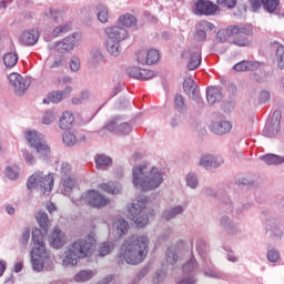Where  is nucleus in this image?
<instances>
[{
    "label": "nucleus",
    "instance_id": "de8ad7c7",
    "mask_svg": "<svg viewBox=\"0 0 284 284\" xmlns=\"http://www.w3.org/2000/svg\"><path fill=\"white\" fill-rule=\"evenodd\" d=\"M120 24L124 26V28H132L136 26V18L130 13H125L119 19Z\"/></svg>",
    "mask_w": 284,
    "mask_h": 284
},
{
    "label": "nucleus",
    "instance_id": "338daca9",
    "mask_svg": "<svg viewBox=\"0 0 284 284\" xmlns=\"http://www.w3.org/2000/svg\"><path fill=\"white\" fill-rule=\"evenodd\" d=\"M6 176H8V179H10L11 181L19 179V169L8 166L6 169Z\"/></svg>",
    "mask_w": 284,
    "mask_h": 284
},
{
    "label": "nucleus",
    "instance_id": "ddd939ff",
    "mask_svg": "<svg viewBox=\"0 0 284 284\" xmlns=\"http://www.w3.org/2000/svg\"><path fill=\"white\" fill-rule=\"evenodd\" d=\"M110 227L114 236L121 239V236H125L130 232V222L125 217L116 215L112 219Z\"/></svg>",
    "mask_w": 284,
    "mask_h": 284
},
{
    "label": "nucleus",
    "instance_id": "79ce46f5",
    "mask_svg": "<svg viewBox=\"0 0 284 284\" xmlns=\"http://www.w3.org/2000/svg\"><path fill=\"white\" fill-rule=\"evenodd\" d=\"M36 219H37L40 230H44L48 232V227L50 225V219H48V213L40 211L37 213Z\"/></svg>",
    "mask_w": 284,
    "mask_h": 284
},
{
    "label": "nucleus",
    "instance_id": "a18cd8bd",
    "mask_svg": "<svg viewBox=\"0 0 284 284\" xmlns=\"http://www.w3.org/2000/svg\"><path fill=\"white\" fill-rule=\"evenodd\" d=\"M62 141L65 148H74L77 145V134L71 131H67L62 134Z\"/></svg>",
    "mask_w": 284,
    "mask_h": 284
},
{
    "label": "nucleus",
    "instance_id": "393cba45",
    "mask_svg": "<svg viewBox=\"0 0 284 284\" xmlns=\"http://www.w3.org/2000/svg\"><path fill=\"white\" fill-rule=\"evenodd\" d=\"M182 214H185V205H173V206H169L166 207L162 214H161V219L163 221H174V219H176V216H182Z\"/></svg>",
    "mask_w": 284,
    "mask_h": 284
},
{
    "label": "nucleus",
    "instance_id": "e433bc0d",
    "mask_svg": "<svg viewBox=\"0 0 284 284\" xmlns=\"http://www.w3.org/2000/svg\"><path fill=\"white\" fill-rule=\"evenodd\" d=\"M220 210L222 214H232L234 212V204L232 203V199H230V195H223L221 197Z\"/></svg>",
    "mask_w": 284,
    "mask_h": 284
},
{
    "label": "nucleus",
    "instance_id": "dca6fc26",
    "mask_svg": "<svg viewBox=\"0 0 284 284\" xmlns=\"http://www.w3.org/2000/svg\"><path fill=\"white\" fill-rule=\"evenodd\" d=\"M220 8L210 0H197L195 3V14L201 17H214Z\"/></svg>",
    "mask_w": 284,
    "mask_h": 284
},
{
    "label": "nucleus",
    "instance_id": "f257e3e1",
    "mask_svg": "<svg viewBox=\"0 0 284 284\" xmlns=\"http://www.w3.org/2000/svg\"><path fill=\"white\" fill-rule=\"evenodd\" d=\"M163 171L148 162L134 165L132 170V183L136 190L152 192L163 185Z\"/></svg>",
    "mask_w": 284,
    "mask_h": 284
},
{
    "label": "nucleus",
    "instance_id": "680f3d73",
    "mask_svg": "<svg viewBox=\"0 0 284 284\" xmlns=\"http://www.w3.org/2000/svg\"><path fill=\"white\" fill-rule=\"evenodd\" d=\"M141 70L142 69L139 68V67H130V68L126 69V74L131 79H138V81H139V79L141 77Z\"/></svg>",
    "mask_w": 284,
    "mask_h": 284
},
{
    "label": "nucleus",
    "instance_id": "20e7f679",
    "mask_svg": "<svg viewBox=\"0 0 284 284\" xmlns=\"http://www.w3.org/2000/svg\"><path fill=\"white\" fill-rule=\"evenodd\" d=\"M94 243H97V234L94 232H91L84 239L71 242L62 254V265L64 267H75L81 258H90Z\"/></svg>",
    "mask_w": 284,
    "mask_h": 284
},
{
    "label": "nucleus",
    "instance_id": "4d7b16f0",
    "mask_svg": "<svg viewBox=\"0 0 284 284\" xmlns=\"http://www.w3.org/2000/svg\"><path fill=\"white\" fill-rule=\"evenodd\" d=\"M91 61L92 63H94L95 65L101 63V61H103V52H101V49L99 48H93L91 50Z\"/></svg>",
    "mask_w": 284,
    "mask_h": 284
},
{
    "label": "nucleus",
    "instance_id": "58836bf2",
    "mask_svg": "<svg viewBox=\"0 0 284 284\" xmlns=\"http://www.w3.org/2000/svg\"><path fill=\"white\" fill-rule=\"evenodd\" d=\"M196 270H199V262H196L194 255H191L189 261L182 266L183 274H192L193 272H196Z\"/></svg>",
    "mask_w": 284,
    "mask_h": 284
},
{
    "label": "nucleus",
    "instance_id": "8fccbe9b",
    "mask_svg": "<svg viewBox=\"0 0 284 284\" xmlns=\"http://www.w3.org/2000/svg\"><path fill=\"white\" fill-rule=\"evenodd\" d=\"M174 103H175V110H178L180 114L187 113V105H185V99H183V95L176 94L174 99Z\"/></svg>",
    "mask_w": 284,
    "mask_h": 284
},
{
    "label": "nucleus",
    "instance_id": "7c9ffc66",
    "mask_svg": "<svg viewBox=\"0 0 284 284\" xmlns=\"http://www.w3.org/2000/svg\"><path fill=\"white\" fill-rule=\"evenodd\" d=\"M220 225L231 234H236L237 232H240L239 224L232 221V217L229 215H222L220 217Z\"/></svg>",
    "mask_w": 284,
    "mask_h": 284
},
{
    "label": "nucleus",
    "instance_id": "9d476101",
    "mask_svg": "<svg viewBox=\"0 0 284 284\" xmlns=\"http://www.w3.org/2000/svg\"><path fill=\"white\" fill-rule=\"evenodd\" d=\"M230 34H233V43L234 45H239L240 48H245V45H248L250 40H247V37L252 34L251 27H231L230 28Z\"/></svg>",
    "mask_w": 284,
    "mask_h": 284
},
{
    "label": "nucleus",
    "instance_id": "cd10ccee",
    "mask_svg": "<svg viewBox=\"0 0 284 284\" xmlns=\"http://www.w3.org/2000/svg\"><path fill=\"white\" fill-rule=\"evenodd\" d=\"M211 132L213 134H227L229 132H232V123L227 120H222L220 122H213L210 125Z\"/></svg>",
    "mask_w": 284,
    "mask_h": 284
},
{
    "label": "nucleus",
    "instance_id": "bf43d9fd",
    "mask_svg": "<svg viewBox=\"0 0 284 284\" xmlns=\"http://www.w3.org/2000/svg\"><path fill=\"white\" fill-rule=\"evenodd\" d=\"M146 59L149 60V65H154L159 62L160 54L156 49H151L146 52Z\"/></svg>",
    "mask_w": 284,
    "mask_h": 284
},
{
    "label": "nucleus",
    "instance_id": "6e6552de",
    "mask_svg": "<svg viewBox=\"0 0 284 284\" xmlns=\"http://www.w3.org/2000/svg\"><path fill=\"white\" fill-rule=\"evenodd\" d=\"M129 215L136 227H145V225L150 223V211L148 210L145 202L141 200L130 205Z\"/></svg>",
    "mask_w": 284,
    "mask_h": 284
},
{
    "label": "nucleus",
    "instance_id": "603ef678",
    "mask_svg": "<svg viewBox=\"0 0 284 284\" xmlns=\"http://www.w3.org/2000/svg\"><path fill=\"white\" fill-rule=\"evenodd\" d=\"M57 121V111L54 110H48L44 112L42 116V123L43 125H52Z\"/></svg>",
    "mask_w": 284,
    "mask_h": 284
},
{
    "label": "nucleus",
    "instance_id": "49530a36",
    "mask_svg": "<svg viewBox=\"0 0 284 284\" xmlns=\"http://www.w3.org/2000/svg\"><path fill=\"white\" fill-rule=\"evenodd\" d=\"M185 184L190 190H196V187H199V175L194 172H189L185 175Z\"/></svg>",
    "mask_w": 284,
    "mask_h": 284
},
{
    "label": "nucleus",
    "instance_id": "37998d69",
    "mask_svg": "<svg viewBox=\"0 0 284 284\" xmlns=\"http://www.w3.org/2000/svg\"><path fill=\"white\" fill-rule=\"evenodd\" d=\"M98 10V20L100 23H108L110 20V10H108V7L104 4H98L97 7Z\"/></svg>",
    "mask_w": 284,
    "mask_h": 284
},
{
    "label": "nucleus",
    "instance_id": "f03ea898",
    "mask_svg": "<svg viewBox=\"0 0 284 284\" xmlns=\"http://www.w3.org/2000/svg\"><path fill=\"white\" fill-rule=\"evenodd\" d=\"M47 234L48 231L42 229H33L32 231L33 247L30 256L33 272H41V270L52 272V270H54V256H52L50 251L45 247Z\"/></svg>",
    "mask_w": 284,
    "mask_h": 284
},
{
    "label": "nucleus",
    "instance_id": "f704fd0d",
    "mask_svg": "<svg viewBox=\"0 0 284 284\" xmlns=\"http://www.w3.org/2000/svg\"><path fill=\"white\" fill-rule=\"evenodd\" d=\"M61 185L63 187L62 193L64 194V196H70L73 187H77V180H74V178L72 176L62 178Z\"/></svg>",
    "mask_w": 284,
    "mask_h": 284
},
{
    "label": "nucleus",
    "instance_id": "13d9d810",
    "mask_svg": "<svg viewBox=\"0 0 284 284\" xmlns=\"http://www.w3.org/2000/svg\"><path fill=\"white\" fill-rule=\"evenodd\" d=\"M276 61L280 70H284V47L281 44H277Z\"/></svg>",
    "mask_w": 284,
    "mask_h": 284
},
{
    "label": "nucleus",
    "instance_id": "5fc2aeb1",
    "mask_svg": "<svg viewBox=\"0 0 284 284\" xmlns=\"http://www.w3.org/2000/svg\"><path fill=\"white\" fill-rule=\"evenodd\" d=\"M112 250H114V243L104 242V243H101L99 246V254L101 256H108V254H110Z\"/></svg>",
    "mask_w": 284,
    "mask_h": 284
},
{
    "label": "nucleus",
    "instance_id": "412c9836",
    "mask_svg": "<svg viewBox=\"0 0 284 284\" xmlns=\"http://www.w3.org/2000/svg\"><path fill=\"white\" fill-rule=\"evenodd\" d=\"M225 163V160L221 155L206 154L200 159V165L210 170L211 168H221Z\"/></svg>",
    "mask_w": 284,
    "mask_h": 284
},
{
    "label": "nucleus",
    "instance_id": "c03bdc74",
    "mask_svg": "<svg viewBox=\"0 0 284 284\" xmlns=\"http://www.w3.org/2000/svg\"><path fill=\"white\" fill-rule=\"evenodd\" d=\"M63 99H65L63 93H61V90H58L49 93L47 98L43 99V103H61Z\"/></svg>",
    "mask_w": 284,
    "mask_h": 284
},
{
    "label": "nucleus",
    "instance_id": "6e6d98bb",
    "mask_svg": "<svg viewBox=\"0 0 284 284\" xmlns=\"http://www.w3.org/2000/svg\"><path fill=\"white\" fill-rule=\"evenodd\" d=\"M172 234H174V227L168 226L160 233L158 241L160 243H165L169 239H171Z\"/></svg>",
    "mask_w": 284,
    "mask_h": 284
},
{
    "label": "nucleus",
    "instance_id": "2f4dec72",
    "mask_svg": "<svg viewBox=\"0 0 284 284\" xmlns=\"http://www.w3.org/2000/svg\"><path fill=\"white\" fill-rule=\"evenodd\" d=\"M99 187L102 190V192H106V194L111 195L121 194V192H123V186L119 182L111 181L108 183H102L99 185Z\"/></svg>",
    "mask_w": 284,
    "mask_h": 284
},
{
    "label": "nucleus",
    "instance_id": "f3484780",
    "mask_svg": "<svg viewBox=\"0 0 284 284\" xmlns=\"http://www.w3.org/2000/svg\"><path fill=\"white\" fill-rule=\"evenodd\" d=\"M212 30H214V24L212 22L201 20L195 26V32H194L193 41H195L196 43H203L207 39V33L206 32H212Z\"/></svg>",
    "mask_w": 284,
    "mask_h": 284
},
{
    "label": "nucleus",
    "instance_id": "9b49d317",
    "mask_svg": "<svg viewBox=\"0 0 284 284\" xmlns=\"http://www.w3.org/2000/svg\"><path fill=\"white\" fill-rule=\"evenodd\" d=\"M79 41H81V34L74 32L71 36L65 37L62 41L57 42L54 48L60 54H65V52H72V50L79 45Z\"/></svg>",
    "mask_w": 284,
    "mask_h": 284
},
{
    "label": "nucleus",
    "instance_id": "69168bd1",
    "mask_svg": "<svg viewBox=\"0 0 284 284\" xmlns=\"http://www.w3.org/2000/svg\"><path fill=\"white\" fill-rule=\"evenodd\" d=\"M136 61L141 65H150V62L148 60V52H145V50L139 51L136 54Z\"/></svg>",
    "mask_w": 284,
    "mask_h": 284
},
{
    "label": "nucleus",
    "instance_id": "423d86ee",
    "mask_svg": "<svg viewBox=\"0 0 284 284\" xmlns=\"http://www.w3.org/2000/svg\"><path fill=\"white\" fill-rule=\"evenodd\" d=\"M71 201L75 205H90V207H95L97 210H103L105 205L111 203L110 197H106L97 190L87 191L79 199L73 197Z\"/></svg>",
    "mask_w": 284,
    "mask_h": 284
},
{
    "label": "nucleus",
    "instance_id": "2eb2a0df",
    "mask_svg": "<svg viewBox=\"0 0 284 284\" xmlns=\"http://www.w3.org/2000/svg\"><path fill=\"white\" fill-rule=\"evenodd\" d=\"M183 247H185V242L183 240H179L173 245H171L165 252V261L168 265H176L179 263V254L183 252Z\"/></svg>",
    "mask_w": 284,
    "mask_h": 284
},
{
    "label": "nucleus",
    "instance_id": "052dcab7",
    "mask_svg": "<svg viewBox=\"0 0 284 284\" xmlns=\"http://www.w3.org/2000/svg\"><path fill=\"white\" fill-rule=\"evenodd\" d=\"M69 68L71 72H79V70H81V59L77 55H72L69 61Z\"/></svg>",
    "mask_w": 284,
    "mask_h": 284
},
{
    "label": "nucleus",
    "instance_id": "a211bd4d",
    "mask_svg": "<svg viewBox=\"0 0 284 284\" xmlns=\"http://www.w3.org/2000/svg\"><path fill=\"white\" fill-rule=\"evenodd\" d=\"M248 3L251 4V8L253 12H257L261 10V6H263L265 12H268L272 14L273 12H276V8H278V4L281 3L280 0H248Z\"/></svg>",
    "mask_w": 284,
    "mask_h": 284
},
{
    "label": "nucleus",
    "instance_id": "72a5a7b5",
    "mask_svg": "<svg viewBox=\"0 0 284 284\" xmlns=\"http://www.w3.org/2000/svg\"><path fill=\"white\" fill-rule=\"evenodd\" d=\"M94 161L95 168H98V170H105L112 165V158H110V155L97 154Z\"/></svg>",
    "mask_w": 284,
    "mask_h": 284
},
{
    "label": "nucleus",
    "instance_id": "aec40b11",
    "mask_svg": "<svg viewBox=\"0 0 284 284\" xmlns=\"http://www.w3.org/2000/svg\"><path fill=\"white\" fill-rule=\"evenodd\" d=\"M106 39L111 41H116L121 43V41H125L128 39V30L125 28L114 26L105 29Z\"/></svg>",
    "mask_w": 284,
    "mask_h": 284
},
{
    "label": "nucleus",
    "instance_id": "4468645a",
    "mask_svg": "<svg viewBox=\"0 0 284 284\" xmlns=\"http://www.w3.org/2000/svg\"><path fill=\"white\" fill-rule=\"evenodd\" d=\"M278 132H281V113L274 112L273 116L270 120H267L263 129V134L268 139H273V136H276Z\"/></svg>",
    "mask_w": 284,
    "mask_h": 284
},
{
    "label": "nucleus",
    "instance_id": "864d4df0",
    "mask_svg": "<svg viewBox=\"0 0 284 284\" xmlns=\"http://www.w3.org/2000/svg\"><path fill=\"white\" fill-rule=\"evenodd\" d=\"M268 263H278L281 261V252L274 247L268 248L266 253Z\"/></svg>",
    "mask_w": 284,
    "mask_h": 284
},
{
    "label": "nucleus",
    "instance_id": "7ed1b4c3",
    "mask_svg": "<svg viewBox=\"0 0 284 284\" xmlns=\"http://www.w3.org/2000/svg\"><path fill=\"white\" fill-rule=\"evenodd\" d=\"M150 240L146 235H133L125 240L120 247L118 258L128 265H139L145 261L149 252Z\"/></svg>",
    "mask_w": 284,
    "mask_h": 284
},
{
    "label": "nucleus",
    "instance_id": "c756f323",
    "mask_svg": "<svg viewBox=\"0 0 284 284\" xmlns=\"http://www.w3.org/2000/svg\"><path fill=\"white\" fill-rule=\"evenodd\" d=\"M39 41V31L38 30H29L24 31L20 36V43L23 45H34Z\"/></svg>",
    "mask_w": 284,
    "mask_h": 284
},
{
    "label": "nucleus",
    "instance_id": "0e129e2a",
    "mask_svg": "<svg viewBox=\"0 0 284 284\" xmlns=\"http://www.w3.org/2000/svg\"><path fill=\"white\" fill-rule=\"evenodd\" d=\"M267 79H270V72L267 71H260V75L258 73L253 74V81H256L257 83H265Z\"/></svg>",
    "mask_w": 284,
    "mask_h": 284
},
{
    "label": "nucleus",
    "instance_id": "774afa93",
    "mask_svg": "<svg viewBox=\"0 0 284 284\" xmlns=\"http://www.w3.org/2000/svg\"><path fill=\"white\" fill-rule=\"evenodd\" d=\"M29 242H30V229H24L20 237V243L22 247H28Z\"/></svg>",
    "mask_w": 284,
    "mask_h": 284
},
{
    "label": "nucleus",
    "instance_id": "0eeeda50",
    "mask_svg": "<svg viewBox=\"0 0 284 284\" xmlns=\"http://www.w3.org/2000/svg\"><path fill=\"white\" fill-rule=\"evenodd\" d=\"M27 186L29 190H38L41 194L52 192L54 175L52 173L43 174V172H37L29 178Z\"/></svg>",
    "mask_w": 284,
    "mask_h": 284
},
{
    "label": "nucleus",
    "instance_id": "09e8293b",
    "mask_svg": "<svg viewBox=\"0 0 284 284\" xmlns=\"http://www.w3.org/2000/svg\"><path fill=\"white\" fill-rule=\"evenodd\" d=\"M94 276V273L91 270H83L77 273L74 276V281L77 283H85V281H90Z\"/></svg>",
    "mask_w": 284,
    "mask_h": 284
},
{
    "label": "nucleus",
    "instance_id": "5701e85b",
    "mask_svg": "<svg viewBox=\"0 0 284 284\" xmlns=\"http://www.w3.org/2000/svg\"><path fill=\"white\" fill-rule=\"evenodd\" d=\"M183 90L185 94H187L189 99L193 101H199L201 99V91L199 90V85L196 82L192 80V78H186L183 82Z\"/></svg>",
    "mask_w": 284,
    "mask_h": 284
},
{
    "label": "nucleus",
    "instance_id": "4be33fe9",
    "mask_svg": "<svg viewBox=\"0 0 284 284\" xmlns=\"http://www.w3.org/2000/svg\"><path fill=\"white\" fill-rule=\"evenodd\" d=\"M104 130H108V132H114L115 134H130V132H132V126L126 122H121V120L116 119L108 123L104 126Z\"/></svg>",
    "mask_w": 284,
    "mask_h": 284
},
{
    "label": "nucleus",
    "instance_id": "c9c22d12",
    "mask_svg": "<svg viewBox=\"0 0 284 284\" xmlns=\"http://www.w3.org/2000/svg\"><path fill=\"white\" fill-rule=\"evenodd\" d=\"M261 161H264L266 165H283L284 156L276 154H266L260 156Z\"/></svg>",
    "mask_w": 284,
    "mask_h": 284
},
{
    "label": "nucleus",
    "instance_id": "a19ab883",
    "mask_svg": "<svg viewBox=\"0 0 284 284\" xmlns=\"http://www.w3.org/2000/svg\"><path fill=\"white\" fill-rule=\"evenodd\" d=\"M3 63L6 68H14L19 63V54L17 52H9L3 55Z\"/></svg>",
    "mask_w": 284,
    "mask_h": 284
},
{
    "label": "nucleus",
    "instance_id": "b1692460",
    "mask_svg": "<svg viewBox=\"0 0 284 284\" xmlns=\"http://www.w3.org/2000/svg\"><path fill=\"white\" fill-rule=\"evenodd\" d=\"M65 233H63V231L58 227L53 229L52 233L49 236V243L51 247H53L54 250H61V247H63V245L65 244Z\"/></svg>",
    "mask_w": 284,
    "mask_h": 284
},
{
    "label": "nucleus",
    "instance_id": "39448f33",
    "mask_svg": "<svg viewBox=\"0 0 284 284\" xmlns=\"http://www.w3.org/2000/svg\"><path fill=\"white\" fill-rule=\"evenodd\" d=\"M24 139L29 148H32V150L36 151L40 161H50L52 151L43 134L37 132V130H27L24 132Z\"/></svg>",
    "mask_w": 284,
    "mask_h": 284
},
{
    "label": "nucleus",
    "instance_id": "c85d7f7f",
    "mask_svg": "<svg viewBox=\"0 0 284 284\" xmlns=\"http://www.w3.org/2000/svg\"><path fill=\"white\" fill-rule=\"evenodd\" d=\"M258 68H261V62L258 61H241L233 67L235 72H253Z\"/></svg>",
    "mask_w": 284,
    "mask_h": 284
},
{
    "label": "nucleus",
    "instance_id": "a878e982",
    "mask_svg": "<svg viewBox=\"0 0 284 284\" xmlns=\"http://www.w3.org/2000/svg\"><path fill=\"white\" fill-rule=\"evenodd\" d=\"M203 274L207 278H214V281H229L230 278V275H227V273H223L219 270L210 268V264L207 263V261L204 262Z\"/></svg>",
    "mask_w": 284,
    "mask_h": 284
},
{
    "label": "nucleus",
    "instance_id": "bb28decb",
    "mask_svg": "<svg viewBox=\"0 0 284 284\" xmlns=\"http://www.w3.org/2000/svg\"><path fill=\"white\" fill-rule=\"evenodd\" d=\"M206 101L210 105L223 101V90L221 87H209L206 89Z\"/></svg>",
    "mask_w": 284,
    "mask_h": 284
},
{
    "label": "nucleus",
    "instance_id": "6ab92c4d",
    "mask_svg": "<svg viewBox=\"0 0 284 284\" xmlns=\"http://www.w3.org/2000/svg\"><path fill=\"white\" fill-rule=\"evenodd\" d=\"M265 234L270 239H275L276 241H281L283 239V229H281V222L276 220H268L265 223Z\"/></svg>",
    "mask_w": 284,
    "mask_h": 284
},
{
    "label": "nucleus",
    "instance_id": "1a4fd4ad",
    "mask_svg": "<svg viewBox=\"0 0 284 284\" xmlns=\"http://www.w3.org/2000/svg\"><path fill=\"white\" fill-rule=\"evenodd\" d=\"M8 81L16 97H23L26 91L30 88V81L19 73H10Z\"/></svg>",
    "mask_w": 284,
    "mask_h": 284
},
{
    "label": "nucleus",
    "instance_id": "4c0bfd02",
    "mask_svg": "<svg viewBox=\"0 0 284 284\" xmlns=\"http://www.w3.org/2000/svg\"><path fill=\"white\" fill-rule=\"evenodd\" d=\"M106 52L111 57H119L121 54V42L106 39Z\"/></svg>",
    "mask_w": 284,
    "mask_h": 284
},
{
    "label": "nucleus",
    "instance_id": "473e14b6",
    "mask_svg": "<svg viewBox=\"0 0 284 284\" xmlns=\"http://www.w3.org/2000/svg\"><path fill=\"white\" fill-rule=\"evenodd\" d=\"M72 125H74V114L70 111L63 112L59 121L60 130H70Z\"/></svg>",
    "mask_w": 284,
    "mask_h": 284
},
{
    "label": "nucleus",
    "instance_id": "3c124183",
    "mask_svg": "<svg viewBox=\"0 0 284 284\" xmlns=\"http://www.w3.org/2000/svg\"><path fill=\"white\" fill-rule=\"evenodd\" d=\"M70 30H72V23L67 22V23L61 24V26L57 27L55 29H53L52 36L53 37H63V34H68V32H70Z\"/></svg>",
    "mask_w": 284,
    "mask_h": 284
},
{
    "label": "nucleus",
    "instance_id": "e2e57ef3",
    "mask_svg": "<svg viewBox=\"0 0 284 284\" xmlns=\"http://www.w3.org/2000/svg\"><path fill=\"white\" fill-rule=\"evenodd\" d=\"M71 172H72V166L70 165V163L63 162L60 165V174H61L62 179H65L68 176H72V175H70Z\"/></svg>",
    "mask_w": 284,
    "mask_h": 284
},
{
    "label": "nucleus",
    "instance_id": "ea45409f",
    "mask_svg": "<svg viewBox=\"0 0 284 284\" xmlns=\"http://www.w3.org/2000/svg\"><path fill=\"white\" fill-rule=\"evenodd\" d=\"M205 241L203 239H199L195 242V250L199 256L202 258L204 263H207V251L205 250Z\"/></svg>",
    "mask_w": 284,
    "mask_h": 284
},
{
    "label": "nucleus",
    "instance_id": "f8f14e48",
    "mask_svg": "<svg viewBox=\"0 0 284 284\" xmlns=\"http://www.w3.org/2000/svg\"><path fill=\"white\" fill-rule=\"evenodd\" d=\"M182 59L187 61L189 70H196L201 65V44L186 49L182 53Z\"/></svg>",
    "mask_w": 284,
    "mask_h": 284
}]
</instances>
